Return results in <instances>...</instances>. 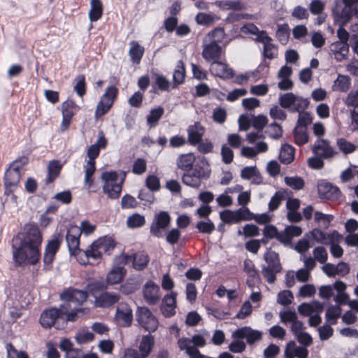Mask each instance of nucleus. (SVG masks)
<instances>
[{"mask_svg": "<svg viewBox=\"0 0 358 358\" xmlns=\"http://www.w3.org/2000/svg\"><path fill=\"white\" fill-rule=\"evenodd\" d=\"M220 216L221 220L225 222V223H238L239 219L238 216L237 210L232 211V210H224L220 213Z\"/></svg>", "mask_w": 358, "mask_h": 358, "instance_id": "52", "label": "nucleus"}, {"mask_svg": "<svg viewBox=\"0 0 358 358\" xmlns=\"http://www.w3.org/2000/svg\"><path fill=\"white\" fill-rule=\"evenodd\" d=\"M308 350L303 346H299L294 341L289 342L284 352L285 358H307Z\"/></svg>", "mask_w": 358, "mask_h": 358, "instance_id": "20", "label": "nucleus"}, {"mask_svg": "<svg viewBox=\"0 0 358 358\" xmlns=\"http://www.w3.org/2000/svg\"><path fill=\"white\" fill-rule=\"evenodd\" d=\"M309 104L307 99L296 95L294 103L291 108V112H301L305 110Z\"/></svg>", "mask_w": 358, "mask_h": 358, "instance_id": "62", "label": "nucleus"}, {"mask_svg": "<svg viewBox=\"0 0 358 358\" xmlns=\"http://www.w3.org/2000/svg\"><path fill=\"white\" fill-rule=\"evenodd\" d=\"M255 40L264 44V56L266 58L272 59L277 57V48L271 43L272 38L266 32H262L259 38Z\"/></svg>", "mask_w": 358, "mask_h": 358, "instance_id": "21", "label": "nucleus"}, {"mask_svg": "<svg viewBox=\"0 0 358 358\" xmlns=\"http://www.w3.org/2000/svg\"><path fill=\"white\" fill-rule=\"evenodd\" d=\"M350 86V78L348 76L338 75L333 85L334 90L346 92Z\"/></svg>", "mask_w": 358, "mask_h": 358, "instance_id": "41", "label": "nucleus"}, {"mask_svg": "<svg viewBox=\"0 0 358 358\" xmlns=\"http://www.w3.org/2000/svg\"><path fill=\"white\" fill-rule=\"evenodd\" d=\"M170 220V215L166 211L156 214L150 225V234L157 238L162 237L163 231L168 227Z\"/></svg>", "mask_w": 358, "mask_h": 358, "instance_id": "11", "label": "nucleus"}, {"mask_svg": "<svg viewBox=\"0 0 358 358\" xmlns=\"http://www.w3.org/2000/svg\"><path fill=\"white\" fill-rule=\"evenodd\" d=\"M115 241L108 236H104L94 241L89 249L86 250L87 260L89 258L99 259L103 253L110 255L115 248Z\"/></svg>", "mask_w": 358, "mask_h": 358, "instance_id": "5", "label": "nucleus"}, {"mask_svg": "<svg viewBox=\"0 0 358 358\" xmlns=\"http://www.w3.org/2000/svg\"><path fill=\"white\" fill-rule=\"evenodd\" d=\"M178 346L180 350L185 351L191 358H203V355L194 348L191 338L186 337L179 338Z\"/></svg>", "mask_w": 358, "mask_h": 358, "instance_id": "23", "label": "nucleus"}, {"mask_svg": "<svg viewBox=\"0 0 358 358\" xmlns=\"http://www.w3.org/2000/svg\"><path fill=\"white\" fill-rule=\"evenodd\" d=\"M268 136L273 139H278L282 136V129L280 124L273 122L268 125L266 130Z\"/></svg>", "mask_w": 358, "mask_h": 358, "instance_id": "53", "label": "nucleus"}, {"mask_svg": "<svg viewBox=\"0 0 358 358\" xmlns=\"http://www.w3.org/2000/svg\"><path fill=\"white\" fill-rule=\"evenodd\" d=\"M59 241L56 239L50 241L47 244L43 257V262L45 264H50L53 262L55 254L59 248Z\"/></svg>", "mask_w": 358, "mask_h": 358, "instance_id": "28", "label": "nucleus"}, {"mask_svg": "<svg viewBox=\"0 0 358 358\" xmlns=\"http://www.w3.org/2000/svg\"><path fill=\"white\" fill-rule=\"evenodd\" d=\"M289 36V32L288 25L287 24H278L276 37L279 42L283 45H285L288 41Z\"/></svg>", "mask_w": 358, "mask_h": 358, "instance_id": "47", "label": "nucleus"}, {"mask_svg": "<svg viewBox=\"0 0 358 358\" xmlns=\"http://www.w3.org/2000/svg\"><path fill=\"white\" fill-rule=\"evenodd\" d=\"M241 177L245 180H250L254 184H260L262 181L259 172L256 166H245L241 172Z\"/></svg>", "mask_w": 358, "mask_h": 358, "instance_id": "31", "label": "nucleus"}, {"mask_svg": "<svg viewBox=\"0 0 358 358\" xmlns=\"http://www.w3.org/2000/svg\"><path fill=\"white\" fill-rule=\"evenodd\" d=\"M353 15L358 18V7L345 6L341 13L343 23H346Z\"/></svg>", "mask_w": 358, "mask_h": 358, "instance_id": "49", "label": "nucleus"}, {"mask_svg": "<svg viewBox=\"0 0 358 358\" xmlns=\"http://www.w3.org/2000/svg\"><path fill=\"white\" fill-rule=\"evenodd\" d=\"M155 344L154 336L151 334L143 336L139 345L141 358H146L150 355Z\"/></svg>", "mask_w": 358, "mask_h": 358, "instance_id": "32", "label": "nucleus"}, {"mask_svg": "<svg viewBox=\"0 0 358 358\" xmlns=\"http://www.w3.org/2000/svg\"><path fill=\"white\" fill-rule=\"evenodd\" d=\"M210 176V170L206 166L201 171L194 168L192 173H185L182 178V182L189 187L198 188L201 185V180L208 178Z\"/></svg>", "mask_w": 358, "mask_h": 358, "instance_id": "12", "label": "nucleus"}, {"mask_svg": "<svg viewBox=\"0 0 358 358\" xmlns=\"http://www.w3.org/2000/svg\"><path fill=\"white\" fill-rule=\"evenodd\" d=\"M195 162V157L192 153L180 155L176 159L177 167L182 171H189Z\"/></svg>", "mask_w": 358, "mask_h": 358, "instance_id": "33", "label": "nucleus"}, {"mask_svg": "<svg viewBox=\"0 0 358 358\" xmlns=\"http://www.w3.org/2000/svg\"><path fill=\"white\" fill-rule=\"evenodd\" d=\"M217 18L212 15L205 13H199L196 16V21L199 24L210 25L215 22Z\"/></svg>", "mask_w": 358, "mask_h": 358, "instance_id": "55", "label": "nucleus"}, {"mask_svg": "<svg viewBox=\"0 0 358 358\" xmlns=\"http://www.w3.org/2000/svg\"><path fill=\"white\" fill-rule=\"evenodd\" d=\"M244 271L248 277L255 280L259 278L258 271L255 268V264L252 260L247 259L244 261Z\"/></svg>", "mask_w": 358, "mask_h": 358, "instance_id": "59", "label": "nucleus"}, {"mask_svg": "<svg viewBox=\"0 0 358 358\" xmlns=\"http://www.w3.org/2000/svg\"><path fill=\"white\" fill-rule=\"evenodd\" d=\"M222 52V48L220 45L203 41L202 57L211 64L221 59Z\"/></svg>", "mask_w": 358, "mask_h": 358, "instance_id": "13", "label": "nucleus"}, {"mask_svg": "<svg viewBox=\"0 0 358 358\" xmlns=\"http://www.w3.org/2000/svg\"><path fill=\"white\" fill-rule=\"evenodd\" d=\"M124 178V176L119 177L116 171L103 172L101 176V180L103 182V192L109 199H115L119 198Z\"/></svg>", "mask_w": 358, "mask_h": 358, "instance_id": "4", "label": "nucleus"}, {"mask_svg": "<svg viewBox=\"0 0 358 358\" xmlns=\"http://www.w3.org/2000/svg\"><path fill=\"white\" fill-rule=\"evenodd\" d=\"M317 191L320 197L325 199H335L340 194V190L337 187L325 180H321L318 182Z\"/></svg>", "mask_w": 358, "mask_h": 358, "instance_id": "17", "label": "nucleus"}, {"mask_svg": "<svg viewBox=\"0 0 358 358\" xmlns=\"http://www.w3.org/2000/svg\"><path fill=\"white\" fill-rule=\"evenodd\" d=\"M99 152L100 149L94 144L90 145L87 150V155L89 157V160L87 162L84 166V184L87 187V189H90L93 183L92 176L94 174L96 170L94 159L99 156Z\"/></svg>", "mask_w": 358, "mask_h": 358, "instance_id": "7", "label": "nucleus"}, {"mask_svg": "<svg viewBox=\"0 0 358 358\" xmlns=\"http://www.w3.org/2000/svg\"><path fill=\"white\" fill-rule=\"evenodd\" d=\"M138 324L145 331L151 333L157 330L159 322L152 313L146 307H140L136 312Z\"/></svg>", "mask_w": 358, "mask_h": 358, "instance_id": "6", "label": "nucleus"}, {"mask_svg": "<svg viewBox=\"0 0 358 358\" xmlns=\"http://www.w3.org/2000/svg\"><path fill=\"white\" fill-rule=\"evenodd\" d=\"M120 260L125 264H131L134 268L138 271L144 269L149 262L148 255L144 253L135 254L134 255H123Z\"/></svg>", "mask_w": 358, "mask_h": 358, "instance_id": "16", "label": "nucleus"}, {"mask_svg": "<svg viewBox=\"0 0 358 358\" xmlns=\"http://www.w3.org/2000/svg\"><path fill=\"white\" fill-rule=\"evenodd\" d=\"M294 299V296L291 291L283 290L278 293L277 301L282 306L289 305Z\"/></svg>", "mask_w": 358, "mask_h": 358, "instance_id": "57", "label": "nucleus"}, {"mask_svg": "<svg viewBox=\"0 0 358 358\" xmlns=\"http://www.w3.org/2000/svg\"><path fill=\"white\" fill-rule=\"evenodd\" d=\"M176 294L171 292L166 295L163 299V305L162 306V312L165 317L173 316L176 311Z\"/></svg>", "mask_w": 358, "mask_h": 358, "instance_id": "25", "label": "nucleus"}, {"mask_svg": "<svg viewBox=\"0 0 358 358\" xmlns=\"http://www.w3.org/2000/svg\"><path fill=\"white\" fill-rule=\"evenodd\" d=\"M285 199V194L282 192H277L271 197L268 203V209L270 211L275 210L282 203Z\"/></svg>", "mask_w": 358, "mask_h": 358, "instance_id": "54", "label": "nucleus"}, {"mask_svg": "<svg viewBox=\"0 0 358 358\" xmlns=\"http://www.w3.org/2000/svg\"><path fill=\"white\" fill-rule=\"evenodd\" d=\"M312 245L313 243H310L309 236L306 235L296 243L294 249L299 253H303L308 251Z\"/></svg>", "mask_w": 358, "mask_h": 358, "instance_id": "56", "label": "nucleus"}, {"mask_svg": "<svg viewBox=\"0 0 358 358\" xmlns=\"http://www.w3.org/2000/svg\"><path fill=\"white\" fill-rule=\"evenodd\" d=\"M159 287L152 281L147 282L143 287V296L145 300L151 305L156 304L159 300Z\"/></svg>", "mask_w": 358, "mask_h": 358, "instance_id": "19", "label": "nucleus"}, {"mask_svg": "<svg viewBox=\"0 0 358 358\" xmlns=\"http://www.w3.org/2000/svg\"><path fill=\"white\" fill-rule=\"evenodd\" d=\"M155 85L162 91H168L170 88V81L164 76L157 74L155 76Z\"/></svg>", "mask_w": 358, "mask_h": 358, "instance_id": "64", "label": "nucleus"}, {"mask_svg": "<svg viewBox=\"0 0 358 358\" xmlns=\"http://www.w3.org/2000/svg\"><path fill=\"white\" fill-rule=\"evenodd\" d=\"M224 36L225 33L224 29L218 27L208 33L203 40L206 42H212V43L219 45V43L222 41Z\"/></svg>", "mask_w": 358, "mask_h": 358, "instance_id": "37", "label": "nucleus"}, {"mask_svg": "<svg viewBox=\"0 0 358 358\" xmlns=\"http://www.w3.org/2000/svg\"><path fill=\"white\" fill-rule=\"evenodd\" d=\"M185 70L182 61L178 62L176 69L173 74V79L175 85L182 84L185 80Z\"/></svg>", "mask_w": 358, "mask_h": 358, "instance_id": "45", "label": "nucleus"}, {"mask_svg": "<svg viewBox=\"0 0 358 358\" xmlns=\"http://www.w3.org/2000/svg\"><path fill=\"white\" fill-rule=\"evenodd\" d=\"M294 148L287 144L282 145L279 155L280 161L283 164H288L294 160Z\"/></svg>", "mask_w": 358, "mask_h": 358, "instance_id": "35", "label": "nucleus"}, {"mask_svg": "<svg viewBox=\"0 0 358 358\" xmlns=\"http://www.w3.org/2000/svg\"><path fill=\"white\" fill-rule=\"evenodd\" d=\"M115 318L119 326L129 327L133 320V312L130 306L125 303H119L116 309Z\"/></svg>", "mask_w": 358, "mask_h": 358, "instance_id": "14", "label": "nucleus"}, {"mask_svg": "<svg viewBox=\"0 0 358 358\" xmlns=\"http://www.w3.org/2000/svg\"><path fill=\"white\" fill-rule=\"evenodd\" d=\"M211 73L217 77L227 79L234 76V71L227 64L219 61L213 63L210 69Z\"/></svg>", "mask_w": 358, "mask_h": 358, "instance_id": "24", "label": "nucleus"}, {"mask_svg": "<svg viewBox=\"0 0 358 358\" xmlns=\"http://www.w3.org/2000/svg\"><path fill=\"white\" fill-rule=\"evenodd\" d=\"M77 110V106L73 101H66L62 105V116L72 120Z\"/></svg>", "mask_w": 358, "mask_h": 358, "instance_id": "46", "label": "nucleus"}, {"mask_svg": "<svg viewBox=\"0 0 358 358\" xmlns=\"http://www.w3.org/2000/svg\"><path fill=\"white\" fill-rule=\"evenodd\" d=\"M62 165L59 161L53 160L49 163L48 165V178L49 182H52L57 177H58Z\"/></svg>", "mask_w": 358, "mask_h": 358, "instance_id": "44", "label": "nucleus"}, {"mask_svg": "<svg viewBox=\"0 0 358 358\" xmlns=\"http://www.w3.org/2000/svg\"><path fill=\"white\" fill-rule=\"evenodd\" d=\"M68 313L61 311V306L59 309L55 308H48L41 313L40 323L44 328H50L55 324L57 320L68 321L66 319Z\"/></svg>", "mask_w": 358, "mask_h": 358, "instance_id": "10", "label": "nucleus"}, {"mask_svg": "<svg viewBox=\"0 0 358 358\" xmlns=\"http://www.w3.org/2000/svg\"><path fill=\"white\" fill-rule=\"evenodd\" d=\"M145 49L137 41L129 43V55L134 64H139L144 54Z\"/></svg>", "mask_w": 358, "mask_h": 358, "instance_id": "29", "label": "nucleus"}, {"mask_svg": "<svg viewBox=\"0 0 358 358\" xmlns=\"http://www.w3.org/2000/svg\"><path fill=\"white\" fill-rule=\"evenodd\" d=\"M204 128L199 122H195L187 129L188 141L191 145L198 144L203 135Z\"/></svg>", "mask_w": 358, "mask_h": 358, "instance_id": "26", "label": "nucleus"}, {"mask_svg": "<svg viewBox=\"0 0 358 358\" xmlns=\"http://www.w3.org/2000/svg\"><path fill=\"white\" fill-rule=\"evenodd\" d=\"M296 95L293 93H286L281 95L279 98V104L283 108L289 109L291 111V108L293 107Z\"/></svg>", "mask_w": 358, "mask_h": 358, "instance_id": "48", "label": "nucleus"}, {"mask_svg": "<svg viewBox=\"0 0 358 358\" xmlns=\"http://www.w3.org/2000/svg\"><path fill=\"white\" fill-rule=\"evenodd\" d=\"M103 14V5L101 0H90L89 18L91 22L99 20Z\"/></svg>", "mask_w": 358, "mask_h": 358, "instance_id": "34", "label": "nucleus"}, {"mask_svg": "<svg viewBox=\"0 0 358 358\" xmlns=\"http://www.w3.org/2000/svg\"><path fill=\"white\" fill-rule=\"evenodd\" d=\"M285 182L286 185L294 189H301L304 186V181L300 177H285Z\"/></svg>", "mask_w": 358, "mask_h": 358, "instance_id": "61", "label": "nucleus"}, {"mask_svg": "<svg viewBox=\"0 0 358 358\" xmlns=\"http://www.w3.org/2000/svg\"><path fill=\"white\" fill-rule=\"evenodd\" d=\"M117 89L114 86L106 88L96 108L95 117L96 118L103 115L109 110L117 95Z\"/></svg>", "mask_w": 358, "mask_h": 358, "instance_id": "8", "label": "nucleus"}, {"mask_svg": "<svg viewBox=\"0 0 358 358\" xmlns=\"http://www.w3.org/2000/svg\"><path fill=\"white\" fill-rule=\"evenodd\" d=\"M264 258L266 262L268 264V266H270L274 269H281L278 254L275 252L268 249L264 254Z\"/></svg>", "mask_w": 358, "mask_h": 358, "instance_id": "40", "label": "nucleus"}, {"mask_svg": "<svg viewBox=\"0 0 358 358\" xmlns=\"http://www.w3.org/2000/svg\"><path fill=\"white\" fill-rule=\"evenodd\" d=\"M342 236L340 235V237H334L330 240V243L328 245H330V252L331 255L335 258H340L342 257L343 254V248L336 243V242L339 241L341 239Z\"/></svg>", "mask_w": 358, "mask_h": 358, "instance_id": "50", "label": "nucleus"}, {"mask_svg": "<svg viewBox=\"0 0 358 358\" xmlns=\"http://www.w3.org/2000/svg\"><path fill=\"white\" fill-rule=\"evenodd\" d=\"M164 110L162 107L159 106L152 109L150 114L147 116V123L150 127L157 126L158 121L162 117Z\"/></svg>", "mask_w": 358, "mask_h": 358, "instance_id": "39", "label": "nucleus"}, {"mask_svg": "<svg viewBox=\"0 0 358 358\" xmlns=\"http://www.w3.org/2000/svg\"><path fill=\"white\" fill-rule=\"evenodd\" d=\"M314 259L320 264H325L328 259V253L326 249L322 246L315 248L313 251Z\"/></svg>", "mask_w": 358, "mask_h": 358, "instance_id": "60", "label": "nucleus"}, {"mask_svg": "<svg viewBox=\"0 0 358 358\" xmlns=\"http://www.w3.org/2000/svg\"><path fill=\"white\" fill-rule=\"evenodd\" d=\"M28 162V158L22 157L19 159L15 160L12 164L11 168L6 173V180L8 181L10 178L13 180L9 181L10 185H15L18 182L20 179V169L21 166L26 164Z\"/></svg>", "mask_w": 358, "mask_h": 358, "instance_id": "22", "label": "nucleus"}, {"mask_svg": "<svg viewBox=\"0 0 358 358\" xmlns=\"http://www.w3.org/2000/svg\"><path fill=\"white\" fill-rule=\"evenodd\" d=\"M127 274V271L123 266H115L107 274L106 283L115 285L122 281Z\"/></svg>", "mask_w": 358, "mask_h": 358, "instance_id": "27", "label": "nucleus"}, {"mask_svg": "<svg viewBox=\"0 0 358 358\" xmlns=\"http://www.w3.org/2000/svg\"><path fill=\"white\" fill-rule=\"evenodd\" d=\"M81 234L79 227L72 225L67 230L66 241L70 255L74 256L80 264L85 265L87 264L86 250L79 248Z\"/></svg>", "mask_w": 358, "mask_h": 358, "instance_id": "3", "label": "nucleus"}, {"mask_svg": "<svg viewBox=\"0 0 358 358\" xmlns=\"http://www.w3.org/2000/svg\"><path fill=\"white\" fill-rule=\"evenodd\" d=\"M145 222L144 216L136 213L127 217V224L130 228L140 227Z\"/></svg>", "mask_w": 358, "mask_h": 358, "instance_id": "51", "label": "nucleus"}, {"mask_svg": "<svg viewBox=\"0 0 358 358\" xmlns=\"http://www.w3.org/2000/svg\"><path fill=\"white\" fill-rule=\"evenodd\" d=\"M42 238L38 227L27 224L24 233L12 240L13 256L18 266L36 264L40 259L39 248Z\"/></svg>", "mask_w": 358, "mask_h": 358, "instance_id": "1", "label": "nucleus"}, {"mask_svg": "<svg viewBox=\"0 0 358 358\" xmlns=\"http://www.w3.org/2000/svg\"><path fill=\"white\" fill-rule=\"evenodd\" d=\"M87 297V293L83 290L74 288H69L60 294L64 303L61 305V311L68 313L66 319L69 321H74L78 313L81 311L79 306L84 302Z\"/></svg>", "mask_w": 358, "mask_h": 358, "instance_id": "2", "label": "nucleus"}, {"mask_svg": "<svg viewBox=\"0 0 358 358\" xmlns=\"http://www.w3.org/2000/svg\"><path fill=\"white\" fill-rule=\"evenodd\" d=\"M93 339V333L86 329L80 330L76 336V340L79 344L87 343Z\"/></svg>", "mask_w": 358, "mask_h": 358, "instance_id": "58", "label": "nucleus"}, {"mask_svg": "<svg viewBox=\"0 0 358 358\" xmlns=\"http://www.w3.org/2000/svg\"><path fill=\"white\" fill-rule=\"evenodd\" d=\"M262 336L261 331L255 330L250 327L239 328L232 334V337L234 338H246L247 343L250 345L260 340Z\"/></svg>", "mask_w": 358, "mask_h": 358, "instance_id": "15", "label": "nucleus"}, {"mask_svg": "<svg viewBox=\"0 0 358 358\" xmlns=\"http://www.w3.org/2000/svg\"><path fill=\"white\" fill-rule=\"evenodd\" d=\"M139 288V284L134 279H128L120 287V291L124 295L134 293Z\"/></svg>", "mask_w": 358, "mask_h": 358, "instance_id": "43", "label": "nucleus"}, {"mask_svg": "<svg viewBox=\"0 0 358 358\" xmlns=\"http://www.w3.org/2000/svg\"><path fill=\"white\" fill-rule=\"evenodd\" d=\"M336 145L339 150L344 155H349L354 152L357 149V145L348 141L344 138H339L336 141Z\"/></svg>", "mask_w": 358, "mask_h": 358, "instance_id": "38", "label": "nucleus"}, {"mask_svg": "<svg viewBox=\"0 0 358 358\" xmlns=\"http://www.w3.org/2000/svg\"><path fill=\"white\" fill-rule=\"evenodd\" d=\"M342 309L340 306H331L326 312L325 317L330 324H335L337 319L341 316Z\"/></svg>", "mask_w": 358, "mask_h": 358, "instance_id": "42", "label": "nucleus"}, {"mask_svg": "<svg viewBox=\"0 0 358 358\" xmlns=\"http://www.w3.org/2000/svg\"><path fill=\"white\" fill-rule=\"evenodd\" d=\"M308 236L309 238H312L318 243L327 245L330 243V240L331 238H334V237H340V234L336 231H334L331 234H325L317 229H313Z\"/></svg>", "mask_w": 358, "mask_h": 358, "instance_id": "30", "label": "nucleus"}, {"mask_svg": "<svg viewBox=\"0 0 358 358\" xmlns=\"http://www.w3.org/2000/svg\"><path fill=\"white\" fill-rule=\"evenodd\" d=\"M294 142L298 145H303L308 143L309 135L306 127H295L294 131Z\"/></svg>", "mask_w": 358, "mask_h": 358, "instance_id": "36", "label": "nucleus"}, {"mask_svg": "<svg viewBox=\"0 0 358 358\" xmlns=\"http://www.w3.org/2000/svg\"><path fill=\"white\" fill-rule=\"evenodd\" d=\"M146 187L152 192H157L160 189L159 178L155 175H149L145 180Z\"/></svg>", "mask_w": 358, "mask_h": 358, "instance_id": "63", "label": "nucleus"}, {"mask_svg": "<svg viewBox=\"0 0 358 358\" xmlns=\"http://www.w3.org/2000/svg\"><path fill=\"white\" fill-rule=\"evenodd\" d=\"M94 304L97 307L108 308L116 303L120 300V295L117 293L104 292L94 296Z\"/></svg>", "mask_w": 358, "mask_h": 358, "instance_id": "18", "label": "nucleus"}, {"mask_svg": "<svg viewBox=\"0 0 358 358\" xmlns=\"http://www.w3.org/2000/svg\"><path fill=\"white\" fill-rule=\"evenodd\" d=\"M314 155H319L325 159H332L338 154L328 139L317 138L312 146Z\"/></svg>", "mask_w": 358, "mask_h": 358, "instance_id": "9", "label": "nucleus"}]
</instances>
